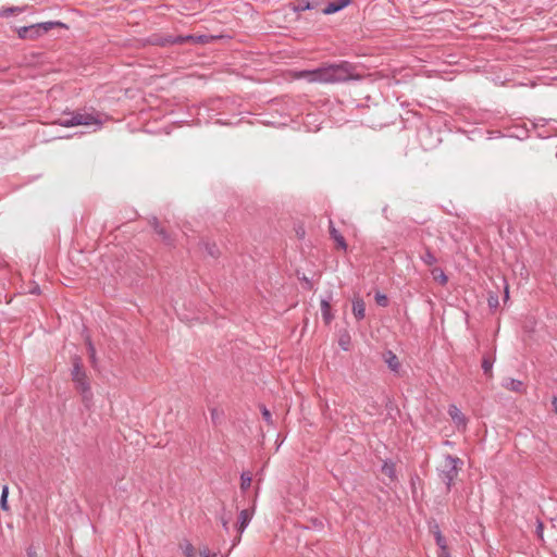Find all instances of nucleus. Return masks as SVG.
Returning <instances> with one entry per match:
<instances>
[{"label":"nucleus","mask_w":557,"mask_h":557,"mask_svg":"<svg viewBox=\"0 0 557 557\" xmlns=\"http://www.w3.org/2000/svg\"><path fill=\"white\" fill-rule=\"evenodd\" d=\"M356 65L348 61L329 64L313 71H304L301 76L310 83L338 84L348 81H361L363 76L356 72Z\"/></svg>","instance_id":"obj_1"},{"label":"nucleus","mask_w":557,"mask_h":557,"mask_svg":"<svg viewBox=\"0 0 557 557\" xmlns=\"http://www.w3.org/2000/svg\"><path fill=\"white\" fill-rule=\"evenodd\" d=\"M71 375L72 381L75 383L76 389H78L82 394L84 404L88 406L92 398V393L90 389L89 379L79 356L72 357Z\"/></svg>","instance_id":"obj_2"},{"label":"nucleus","mask_w":557,"mask_h":557,"mask_svg":"<svg viewBox=\"0 0 557 557\" xmlns=\"http://www.w3.org/2000/svg\"><path fill=\"white\" fill-rule=\"evenodd\" d=\"M462 465L463 462L459 457L451 455H446L444 457V462L440 469L438 475L442 482L445 483L448 492L450 491Z\"/></svg>","instance_id":"obj_3"},{"label":"nucleus","mask_w":557,"mask_h":557,"mask_svg":"<svg viewBox=\"0 0 557 557\" xmlns=\"http://www.w3.org/2000/svg\"><path fill=\"white\" fill-rule=\"evenodd\" d=\"M69 119H59L54 123L64 127H72L78 125H96L98 128L101 126V121L91 113L75 111L67 113Z\"/></svg>","instance_id":"obj_4"},{"label":"nucleus","mask_w":557,"mask_h":557,"mask_svg":"<svg viewBox=\"0 0 557 557\" xmlns=\"http://www.w3.org/2000/svg\"><path fill=\"white\" fill-rule=\"evenodd\" d=\"M149 224L153 227L154 232L161 237L165 245L170 247L174 246L175 238L160 224L157 218H152L149 221Z\"/></svg>","instance_id":"obj_5"},{"label":"nucleus","mask_w":557,"mask_h":557,"mask_svg":"<svg viewBox=\"0 0 557 557\" xmlns=\"http://www.w3.org/2000/svg\"><path fill=\"white\" fill-rule=\"evenodd\" d=\"M253 511L250 509H243L238 516L237 522V531L239 533L238 537L235 540L233 545H236L240 541L242 533L245 531L247 525L252 519Z\"/></svg>","instance_id":"obj_6"},{"label":"nucleus","mask_w":557,"mask_h":557,"mask_svg":"<svg viewBox=\"0 0 557 557\" xmlns=\"http://www.w3.org/2000/svg\"><path fill=\"white\" fill-rule=\"evenodd\" d=\"M295 12H302L307 10H317L321 12V2L319 0H297L292 3Z\"/></svg>","instance_id":"obj_7"},{"label":"nucleus","mask_w":557,"mask_h":557,"mask_svg":"<svg viewBox=\"0 0 557 557\" xmlns=\"http://www.w3.org/2000/svg\"><path fill=\"white\" fill-rule=\"evenodd\" d=\"M351 3V0H332L321 8V13L333 14L336 13Z\"/></svg>","instance_id":"obj_8"},{"label":"nucleus","mask_w":557,"mask_h":557,"mask_svg":"<svg viewBox=\"0 0 557 557\" xmlns=\"http://www.w3.org/2000/svg\"><path fill=\"white\" fill-rule=\"evenodd\" d=\"M448 414L454 421V423L459 428H465L467 424V419L465 414L460 411V409L456 405H449Z\"/></svg>","instance_id":"obj_9"},{"label":"nucleus","mask_w":557,"mask_h":557,"mask_svg":"<svg viewBox=\"0 0 557 557\" xmlns=\"http://www.w3.org/2000/svg\"><path fill=\"white\" fill-rule=\"evenodd\" d=\"M383 360L393 372L397 373L399 371L400 362L398 357L392 350H386L383 354Z\"/></svg>","instance_id":"obj_10"},{"label":"nucleus","mask_w":557,"mask_h":557,"mask_svg":"<svg viewBox=\"0 0 557 557\" xmlns=\"http://www.w3.org/2000/svg\"><path fill=\"white\" fill-rule=\"evenodd\" d=\"M503 386L506 389L511 391V392H516V393H519V394L525 393L524 384L520 380H516V379H511V377L506 379L503 382Z\"/></svg>","instance_id":"obj_11"},{"label":"nucleus","mask_w":557,"mask_h":557,"mask_svg":"<svg viewBox=\"0 0 557 557\" xmlns=\"http://www.w3.org/2000/svg\"><path fill=\"white\" fill-rule=\"evenodd\" d=\"M330 236L336 243L338 249L346 250L347 243L344 236L335 228L332 221H330Z\"/></svg>","instance_id":"obj_12"},{"label":"nucleus","mask_w":557,"mask_h":557,"mask_svg":"<svg viewBox=\"0 0 557 557\" xmlns=\"http://www.w3.org/2000/svg\"><path fill=\"white\" fill-rule=\"evenodd\" d=\"M352 314L358 321L366 317V304L360 297H355L352 300Z\"/></svg>","instance_id":"obj_13"},{"label":"nucleus","mask_w":557,"mask_h":557,"mask_svg":"<svg viewBox=\"0 0 557 557\" xmlns=\"http://www.w3.org/2000/svg\"><path fill=\"white\" fill-rule=\"evenodd\" d=\"M34 27H35V29H40L41 35L48 33L49 30H51L55 27L67 28V26L64 23L59 22V21L37 23V24H34Z\"/></svg>","instance_id":"obj_14"},{"label":"nucleus","mask_w":557,"mask_h":557,"mask_svg":"<svg viewBox=\"0 0 557 557\" xmlns=\"http://www.w3.org/2000/svg\"><path fill=\"white\" fill-rule=\"evenodd\" d=\"M321 312H322V318H323V321L325 322V324H330L332 322V320L334 319V317L331 312V305L327 299L321 300Z\"/></svg>","instance_id":"obj_15"},{"label":"nucleus","mask_w":557,"mask_h":557,"mask_svg":"<svg viewBox=\"0 0 557 557\" xmlns=\"http://www.w3.org/2000/svg\"><path fill=\"white\" fill-rule=\"evenodd\" d=\"M26 9V7H7V8H2L0 10V16L1 17H10L12 15H16V14H20L22 12H24Z\"/></svg>","instance_id":"obj_16"},{"label":"nucleus","mask_w":557,"mask_h":557,"mask_svg":"<svg viewBox=\"0 0 557 557\" xmlns=\"http://www.w3.org/2000/svg\"><path fill=\"white\" fill-rule=\"evenodd\" d=\"M431 274H432L434 281L440 283L442 286L447 284L448 277L441 268L432 269Z\"/></svg>","instance_id":"obj_17"},{"label":"nucleus","mask_w":557,"mask_h":557,"mask_svg":"<svg viewBox=\"0 0 557 557\" xmlns=\"http://www.w3.org/2000/svg\"><path fill=\"white\" fill-rule=\"evenodd\" d=\"M382 472L391 478L392 480L396 479V468L394 462H387L385 461L382 466Z\"/></svg>","instance_id":"obj_18"},{"label":"nucleus","mask_w":557,"mask_h":557,"mask_svg":"<svg viewBox=\"0 0 557 557\" xmlns=\"http://www.w3.org/2000/svg\"><path fill=\"white\" fill-rule=\"evenodd\" d=\"M421 260L426 264V265H433L434 263L437 262V259L436 257L432 253V251L430 250L429 247H425L424 249V253L421 256Z\"/></svg>","instance_id":"obj_19"},{"label":"nucleus","mask_w":557,"mask_h":557,"mask_svg":"<svg viewBox=\"0 0 557 557\" xmlns=\"http://www.w3.org/2000/svg\"><path fill=\"white\" fill-rule=\"evenodd\" d=\"M203 248L208 252L209 256L213 258H218L220 255V250L218 246L214 243L203 242L202 243Z\"/></svg>","instance_id":"obj_20"},{"label":"nucleus","mask_w":557,"mask_h":557,"mask_svg":"<svg viewBox=\"0 0 557 557\" xmlns=\"http://www.w3.org/2000/svg\"><path fill=\"white\" fill-rule=\"evenodd\" d=\"M251 481H252L251 473L243 472L240 475V490L244 492L247 491L251 485Z\"/></svg>","instance_id":"obj_21"},{"label":"nucleus","mask_w":557,"mask_h":557,"mask_svg":"<svg viewBox=\"0 0 557 557\" xmlns=\"http://www.w3.org/2000/svg\"><path fill=\"white\" fill-rule=\"evenodd\" d=\"M494 359L491 357H483L482 359V369L484 374L492 376V368H493Z\"/></svg>","instance_id":"obj_22"},{"label":"nucleus","mask_w":557,"mask_h":557,"mask_svg":"<svg viewBox=\"0 0 557 557\" xmlns=\"http://www.w3.org/2000/svg\"><path fill=\"white\" fill-rule=\"evenodd\" d=\"M8 495H9V487L7 485H4L2 487V493H1V498H0V507L4 511L9 510Z\"/></svg>","instance_id":"obj_23"},{"label":"nucleus","mask_w":557,"mask_h":557,"mask_svg":"<svg viewBox=\"0 0 557 557\" xmlns=\"http://www.w3.org/2000/svg\"><path fill=\"white\" fill-rule=\"evenodd\" d=\"M338 345L341 346V348L345 351L349 350V346H350V336L347 332L343 333L341 336H339V339H338Z\"/></svg>","instance_id":"obj_24"},{"label":"nucleus","mask_w":557,"mask_h":557,"mask_svg":"<svg viewBox=\"0 0 557 557\" xmlns=\"http://www.w3.org/2000/svg\"><path fill=\"white\" fill-rule=\"evenodd\" d=\"M86 344H87V350H88L90 362L95 367L97 363L96 348L89 338L87 339Z\"/></svg>","instance_id":"obj_25"},{"label":"nucleus","mask_w":557,"mask_h":557,"mask_svg":"<svg viewBox=\"0 0 557 557\" xmlns=\"http://www.w3.org/2000/svg\"><path fill=\"white\" fill-rule=\"evenodd\" d=\"M435 541L441 550H443V553H446V540L438 530L435 532Z\"/></svg>","instance_id":"obj_26"},{"label":"nucleus","mask_w":557,"mask_h":557,"mask_svg":"<svg viewBox=\"0 0 557 557\" xmlns=\"http://www.w3.org/2000/svg\"><path fill=\"white\" fill-rule=\"evenodd\" d=\"M211 420L214 424H220L222 421L223 412L216 408L210 410Z\"/></svg>","instance_id":"obj_27"},{"label":"nucleus","mask_w":557,"mask_h":557,"mask_svg":"<svg viewBox=\"0 0 557 557\" xmlns=\"http://www.w3.org/2000/svg\"><path fill=\"white\" fill-rule=\"evenodd\" d=\"M165 42L171 44V45H184V44H186L185 36H169L165 39Z\"/></svg>","instance_id":"obj_28"},{"label":"nucleus","mask_w":557,"mask_h":557,"mask_svg":"<svg viewBox=\"0 0 557 557\" xmlns=\"http://www.w3.org/2000/svg\"><path fill=\"white\" fill-rule=\"evenodd\" d=\"M34 25L30 26H23L17 29L18 37L22 39L29 38V30H34Z\"/></svg>","instance_id":"obj_29"},{"label":"nucleus","mask_w":557,"mask_h":557,"mask_svg":"<svg viewBox=\"0 0 557 557\" xmlns=\"http://www.w3.org/2000/svg\"><path fill=\"white\" fill-rule=\"evenodd\" d=\"M375 302L381 307L388 306V298L385 294L376 293L374 296Z\"/></svg>","instance_id":"obj_30"},{"label":"nucleus","mask_w":557,"mask_h":557,"mask_svg":"<svg viewBox=\"0 0 557 557\" xmlns=\"http://www.w3.org/2000/svg\"><path fill=\"white\" fill-rule=\"evenodd\" d=\"M184 554L186 557H194L195 556V548L191 543L185 542L184 544Z\"/></svg>","instance_id":"obj_31"},{"label":"nucleus","mask_w":557,"mask_h":557,"mask_svg":"<svg viewBox=\"0 0 557 557\" xmlns=\"http://www.w3.org/2000/svg\"><path fill=\"white\" fill-rule=\"evenodd\" d=\"M261 413H262V417L264 419V421L268 423V424H272L273 421H272V414L271 412L267 409V407L262 406L261 407Z\"/></svg>","instance_id":"obj_32"},{"label":"nucleus","mask_w":557,"mask_h":557,"mask_svg":"<svg viewBox=\"0 0 557 557\" xmlns=\"http://www.w3.org/2000/svg\"><path fill=\"white\" fill-rule=\"evenodd\" d=\"M490 308L494 309L498 307V297L496 295H491L487 299Z\"/></svg>","instance_id":"obj_33"},{"label":"nucleus","mask_w":557,"mask_h":557,"mask_svg":"<svg viewBox=\"0 0 557 557\" xmlns=\"http://www.w3.org/2000/svg\"><path fill=\"white\" fill-rule=\"evenodd\" d=\"M209 42V37L207 35H200V36H196V40H195V44H201V45H205Z\"/></svg>","instance_id":"obj_34"},{"label":"nucleus","mask_w":557,"mask_h":557,"mask_svg":"<svg viewBox=\"0 0 557 557\" xmlns=\"http://www.w3.org/2000/svg\"><path fill=\"white\" fill-rule=\"evenodd\" d=\"M543 529H544L543 523L541 521H537L536 534L540 539H543Z\"/></svg>","instance_id":"obj_35"},{"label":"nucleus","mask_w":557,"mask_h":557,"mask_svg":"<svg viewBox=\"0 0 557 557\" xmlns=\"http://www.w3.org/2000/svg\"><path fill=\"white\" fill-rule=\"evenodd\" d=\"M27 557H38L37 552L34 549L33 546H29L26 549Z\"/></svg>","instance_id":"obj_36"},{"label":"nucleus","mask_w":557,"mask_h":557,"mask_svg":"<svg viewBox=\"0 0 557 557\" xmlns=\"http://www.w3.org/2000/svg\"><path fill=\"white\" fill-rule=\"evenodd\" d=\"M41 36L40 29H34L29 30V38L35 39L37 37Z\"/></svg>","instance_id":"obj_37"},{"label":"nucleus","mask_w":557,"mask_h":557,"mask_svg":"<svg viewBox=\"0 0 557 557\" xmlns=\"http://www.w3.org/2000/svg\"><path fill=\"white\" fill-rule=\"evenodd\" d=\"M221 522H222V525L224 528V530L227 532L228 531V524H230V518H225V517H221Z\"/></svg>","instance_id":"obj_38"},{"label":"nucleus","mask_w":557,"mask_h":557,"mask_svg":"<svg viewBox=\"0 0 557 557\" xmlns=\"http://www.w3.org/2000/svg\"><path fill=\"white\" fill-rule=\"evenodd\" d=\"M195 40H196V36L195 35H186L185 36L186 44H195Z\"/></svg>","instance_id":"obj_39"},{"label":"nucleus","mask_w":557,"mask_h":557,"mask_svg":"<svg viewBox=\"0 0 557 557\" xmlns=\"http://www.w3.org/2000/svg\"><path fill=\"white\" fill-rule=\"evenodd\" d=\"M438 557H449L448 549L446 548V553H443V550H441Z\"/></svg>","instance_id":"obj_40"},{"label":"nucleus","mask_w":557,"mask_h":557,"mask_svg":"<svg viewBox=\"0 0 557 557\" xmlns=\"http://www.w3.org/2000/svg\"><path fill=\"white\" fill-rule=\"evenodd\" d=\"M553 406H554V410H555V412L557 413V397H555V398L553 399Z\"/></svg>","instance_id":"obj_41"},{"label":"nucleus","mask_w":557,"mask_h":557,"mask_svg":"<svg viewBox=\"0 0 557 557\" xmlns=\"http://www.w3.org/2000/svg\"><path fill=\"white\" fill-rule=\"evenodd\" d=\"M304 281L306 282V284L308 285V288H311L312 287V283L307 278V277H304Z\"/></svg>","instance_id":"obj_42"},{"label":"nucleus","mask_w":557,"mask_h":557,"mask_svg":"<svg viewBox=\"0 0 557 557\" xmlns=\"http://www.w3.org/2000/svg\"><path fill=\"white\" fill-rule=\"evenodd\" d=\"M201 556L202 557H211L209 554H207L206 552L201 553Z\"/></svg>","instance_id":"obj_43"},{"label":"nucleus","mask_w":557,"mask_h":557,"mask_svg":"<svg viewBox=\"0 0 557 557\" xmlns=\"http://www.w3.org/2000/svg\"><path fill=\"white\" fill-rule=\"evenodd\" d=\"M508 297H509L508 288L506 287V290H505V298H508Z\"/></svg>","instance_id":"obj_44"},{"label":"nucleus","mask_w":557,"mask_h":557,"mask_svg":"<svg viewBox=\"0 0 557 557\" xmlns=\"http://www.w3.org/2000/svg\"><path fill=\"white\" fill-rule=\"evenodd\" d=\"M304 234H305L304 230L301 232H297V235H304Z\"/></svg>","instance_id":"obj_45"},{"label":"nucleus","mask_w":557,"mask_h":557,"mask_svg":"<svg viewBox=\"0 0 557 557\" xmlns=\"http://www.w3.org/2000/svg\"><path fill=\"white\" fill-rule=\"evenodd\" d=\"M304 234H305L304 230L301 232H297V235H304Z\"/></svg>","instance_id":"obj_46"},{"label":"nucleus","mask_w":557,"mask_h":557,"mask_svg":"<svg viewBox=\"0 0 557 557\" xmlns=\"http://www.w3.org/2000/svg\"><path fill=\"white\" fill-rule=\"evenodd\" d=\"M304 234H305L304 230L301 232H297V235H304Z\"/></svg>","instance_id":"obj_47"}]
</instances>
